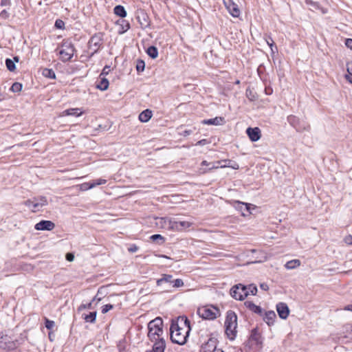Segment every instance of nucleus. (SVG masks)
Returning <instances> with one entry per match:
<instances>
[{"mask_svg":"<svg viewBox=\"0 0 352 352\" xmlns=\"http://www.w3.org/2000/svg\"><path fill=\"white\" fill-rule=\"evenodd\" d=\"M96 311H92L90 312L89 314H84L82 316L85 322L94 323L96 321Z\"/></svg>","mask_w":352,"mask_h":352,"instance_id":"a878e982","label":"nucleus"},{"mask_svg":"<svg viewBox=\"0 0 352 352\" xmlns=\"http://www.w3.org/2000/svg\"><path fill=\"white\" fill-rule=\"evenodd\" d=\"M287 122L290 125L294 127L297 131L302 132L304 131H308L309 126L302 123L300 119L294 115H290L287 117Z\"/></svg>","mask_w":352,"mask_h":352,"instance_id":"1a4fd4ad","label":"nucleus"},{"mask_svg":"<svg viewBox=\"0 0 352 352\" xmlns=\"http://www.w3.org/2000/svg\"><path fill=\"white\" fill-rule=\"evenodd\" d=\"M22 84L21 83H19V82H14L12 84L11 88H10V90L12 91V92H19L21 91L22 89Z\"/></svg>","mask_w":352,"mask_h":352,"instance_id":"c9c22d12","label":"nucleus"},{"mask_svg":"<svg viewBox=\"0 0 352 352\" xmlns=\"http://www.w3.org/2000/svg\"><path fill=\"white\" fill-rule=\"evenodd\" d=\"M113 308V305H111V304L105 305H104V306L102 307V314H106V313H107L109 310L112 309Z\"/></svg>","mask_w":352,"mask_h":352,"instance_id":"ea45409f","label":"nucleus"},{"mask_svg":"<svg viewBox=\"0 0 352 352\" xmlns=\"http://www.w3.org/2000/svg\"><path fill=\"white\" fill-rule=\"evenodd\" d=\"M224 122V119L221 117H216L214 118L204 120L202 123L208 125H220Z\"/></svg>","mask_w":352,"mask_h":352,"instance_id":"6ab92c4d","label":"nucleus"},{"mask_svg":"<svg viewBox=\"0 0 352 352\" xmlns=\"http://www.w3.org/2000/svg\"><path fill=\"white\" fill-rule=\"evenodd\" d=\"M145 68V63L142 60H138L136 65V69L138 72H143Z\"/></svg>","mask_w":352,"mask_h":352,"instance_id":"4c0bfd02","label":"nucleus"},{"mask_svg":"<svg viewBox=\"0 0 352 352\" xmlns=\"http://www.w3.org/2000/svg\"><path fill=\"white\" fill-rule=\"evenodd\" d=\"M244 305L250 311L257 314L261 315L263 313V309L260 306L256 305L251 301H245L244 302Z\"/></svg>","mask_w":352,"mask_h":352,"instance_id":"f3484780","label":"nucleus"},{"mask_svg":"<svg viewBox=\"0 0 352 352\" xmlns=\"http://www.w3.org/2000/svg\"><path fill=\"white\" fill-rule=\"evenodd\" d=\"M276 318V314L274 311H268L265 312L263 317V320L269 325H273Z\"/></svg>","mask_w":352,"mask_h":352,"instance_id":"dca6fc26","label":"nucleus"},{"mask_svg":"<svg viewBox=\"0 0 352 352\" xmlns=\"http://www.w3.org/2000/svg\"><path fill=\"white\" fill-rule=\"evenodd\" d=\"M230 295L238 300H243L247 297L245 285L238 284L234 285L230 289Z\"/></svg>","mask_w":352,"mask_h":352,"instance_id":"0eeeda50","label":"nucleus"},{"mask_svg":"<svg viewBox=\"0 0 352 352\" xmlns=\"http://www.w3.org/2000/svg\"><path fill=\"white\" fill-rule=\"evenodd\" d=\"M6 65L8 69L10 72H13L16 69L14 61H13L12 60L10 59V58H7L6 60Z\"/></svg>","mask_w":352,"mask_h":352,"instance_id":"f704fd0d","label":"nucleus"},{"mask_svg":"<svg viewBox=\"0 0 352 352\" xmlns=\"http://www.w3.org/2000/svg\"><path fill=\"white\" fill-rule=\"evenodd\" d=\"M164 223L168 225V228L171 230L179 231V221L170 219H162Z\"/></svg>","mask_w":352,"mask_h":352,"instance_id":"a211bd4d","label":"nucleus"},{"mask_svg":"<svg viewBox=\"0 0 352 352\" xmlns=\"http://www.w3.org/2000/svg\"><path fill=\"white\" fill-rule=\"evenodd\" d=\"M345 45L348 48L352 50V38H346L345 41Z\"/></svg>","mask_w":352,"mask_h":352,"instance_id":"09e8293b","label":"nucleus"},{"mask_svg":"<svg viewBox=\"0 0 352 352\" xmlns=\"http://www.w3.org/2000/svg\"><path fill=\"white\" fill-rule=\"evenodd\" d=\"M26 336L21 334L19 339L12 340L8 335L0 336V348L3 349L12 350L17 348L25 340Z\"/></svg>","mask_w":352,"mask_h":352,"instance_id":"39448f33","label":"nucleus"},{"mask_svg":"<svg viewBox=\"0 0 352 352\" xmlns=\"http://www.w3.org/2000/svg\"><path fill=\"white\" fill-rule=\"evenodd\" d=\"M109 80L105 78H101L100 81L97 85L96 87L101 91H104L108 89Z\"/></svg>","mask_w":352,"mask_h":352,"instance_id":"bb28decb","label":"nucleus"},{"mask_svg":"<svg viewBox=\"0 0 352 352\" xmlns=\"http://www.w3.org/2000/svg\"><path fill=\"white\" fill-rule=\"evenodd\" d=\"M147 54L152 58H156L158 56V50L155 46H150L147 49Z\"/></svg>","mask_w":352,"mask_h":352,"instance_id":"cd10ccee","label":"nucleus"},{"mask_svg":"<svg viewBox=\"0 0 352 352\" xmlns=\"http://www.w3.org/2000/svg\"><path fill=\"white\" fill-rule=\"evenodd\" d=\"M172 278H173L172 275L164 274L162 278H161L157 280V285L160 286L164 283H172V282H173Z\"/></svg>","mask_w":352,"mask_h":352,"instance_id":"b1692460","label":"nucleus"},{"mask_svg":"<svg viewBox=\"0 0 352 352\" xmlns=\"http://www.w3.org/2000/svg\"><path fill=\"white\" fill-rule=\"evenodd\" d=\"M163 321L161 318H156L150 321L148 324V337L151 341L160 340L164 339L163 335Z\"/></svg>","mask_w":352,"mask_h":352,"instance_id":"f03ea898","label":"nucleus"},{"mask_svg":"<svg viewBox=\"0 0 352 352\" xmlns=\"http://www.w3.org/2000/svg\"><path fill=\"white\" fill-rule=\"evenodd\" d=\"M155 342L153 349L151 351L146 352H164L166 347L164 339H160V340H154Z\"/></svg>","mask_w":352,"mask_h":352,"instance_id":"2eb2a0df","label":"nucleus"},{"mask_svg":"<svg viewBox=\"0 0 352 352\" xmlns=\"http://www.w3.org/2000/svg\"><path fill=\"white\" fill-rule=\"evenodd\" d=\"M109 72H110V67L109 66H105L103 68L102 72L100 74V76L107 75Z\"/></svg>","mask_w":352,"mask_h":352,"instance_id":"49530a36","label":"nucleus"},{"mask_svg":"<svg viewBox=\"0 0 352 352\" xmlns=\"http://www.w3.org/2000/svg\"><path fill=\"white\" fill-rule=\"evenodd\" d=\"M238 204H239V205H241V208H242L243 207H244L247 211H249L250 208H249V205H248V204H245V203H243V202H238Z\"/></svg>","mask_w":352,"mask_h":352,"instance_id":"4d7b16f0","label":"nucleus"},{"mask_svg":"<svg viewBox=\"0 0 352 352\" xmlns=\"http://www.w3.org/2000/svg\"><path fill=\"white\" fill-rule=\"evenodd\" d=\"M184 133H185L186 135H189V134L190 133V131H184Z\"/></svg>","mask_w":352,"mask_h":352,"instance_id":"680f3d73","label":"nucleus"},{"mask_svg":"<svg viewBox=\"0 0 352 352\" xmlns=\"http://www.w3.org/2000/svg\"><path fill=\"white\" fill-rule=\"evenodd\" d=\"M301 264V262L299 259H293L291 261H287L285 267L287 270H294L299 267Z\"/></svg>","mask_w":352,"mask_h":352,"instance_id":"4be33fe9","label":"nucleus"},{"mask_svg":"<svg viewBox=\"0 0 352 352\" xmlns=\"http://www.w3.org/2000/svg\"><path fill=\"white\" fill-rule=\"evenodd\" d=\"M142 17L144 19V22H141L140 21V23L142 26H145L146 27L148 25V22L146 20V16L145 14H142Z\"/></svg>","mask_w":352,"mask_h":352,"instance_id":"8fccbe9b","label":"nucleus"},{"mask_svg":"<svg viewBox=\"0 0 352 352\" xmlns=\"http://www.w3.org/2000/svg\"><path fill=\"white\" fill-rule=\"evenodd\" d=\"M3 98L2 96V94L0 93V102L3 100Z\"/></svg>","mask_w":352,"mask_h":352,"instance_id":"e2e57ef3","label":"nucleus"},{"mask_svg":"<svg viewBox=\"0 0 352 352\" xmlns=\"http://www.w3.org/2000/svg\"><path fill=\"white\" fill-rule=\"evenodd\" d=\"M47 204V200L45 197H38L34 198L33 212L38 211L42 207Z\"/></svg>","mask_w":352,"mask_h":352,"instance_id":"4468645a","label":"nucleus"},{"mask_svg":"<svg viewBox=\"0 0 352 352\" xmlns=\"http://www.w3.org/2000/svg\"><path fill=\"white\" fill-rule=\"evenodd\" d=\"M344 310L352 311V305H349L345 306L344 307Z\"/></svg>","mask_w":352,"mask_h":352,"instance_id":"13d9d810","label":"nucleus"},{"mask_svg":"<svg viewBox=\"0 0 352 352\" xmlns=\"http://www.w3.org/2000/svg\"><path fill=\"white\" fill-rule=\"evenodd\" d=\"M63 113L64 116H73L78 117L82 114V111L80 110V109L74 108L67 109L64 111Z\"/></svg>","mask_w":352,"mask_h":352,"instance_id":"412c9836","label":"nucleus"},{"mask_svg":"<svg viewBox=\"0 0 352 352\" xmlns=\"http://www.w3.org/2000/svg\"><path fill=\"white\" fill-rule=\"evenodd\" d=\"M190 331V321L186 318L178 319V322L170 325V339L173 342L183 345L186 342Z\"/></svg>","mask_w":352,"mask_h":352,"instance_id":"f257e3e1","label":"nucleus"},{"mask_svg":"<svg viewBox=\"0 0 352 352\" xmlns=\"http://www.w3.org/2000/svg\"><path fill=\"white\" fill-rule=\"evenodd\" d=\"M54 326V322L45 318V327L47 329H52Z\"/></svg>","mask_w":352,"mask_h":352,"instance_id":"a19ab883","label":"nucleus"},{"mask_svg":"<svg viewBox=\"0 0 352 352\" xmlns=\"http://www.w3.org/2000/svg\"><path fill=\"white\" fill-rule=\"evenodd\" d=\"M13 59H14L13 61H14V63L15 62L17 63L19 61V58L18 56H14Z\"/></svg>","mask_w":352,"mask_h":352,"instance_id":"052dcab7","label":"nucleus"},{"mask_svg":"<svg viewBox=\"0 0 352 352\" xmlns=\"http://www.w3.org/2000/svg\"><path fill=\"white\" fill-rule=\"evenodd\" d=\"M118 23L120 24L121 26V28H122L121 32L122 33L126 32L130 28L129 23L124 19L118 21Z\"/></svg>","mask_w":352,"mask_h":352,"instance_id":"7c9ffc66","label":"nucleus"},{"mask_svg":"<svg viewBox=\"0 0 352 352\" xmlns=\"http://www.w3.org/2000/svg\"><path fill=\"white\" fill-rule=\"evenodd\" d=\"M230 160H219L215 162L211 163L210 166L208 168H201V173H206L213 169H217L219 168H225V167H232L234 169H238L239 166L236 164L235 166L230 165Z\"/></svg>","mask_w":352,"mask_h":352,"instance_id":"6e6552de","label":"nucleus"},{"mask_svg":"<svg viewBox=\"0 0 352 352\" xmlns=\"http://www.w3.org/2000/svg\"><path fill=\"white\" fill-rule=\"evenodd\" d=\"M89 43L91 46H94V52H96L101 44V38L95 35L91 38Z\"/></svg>","mask_w":352,"mask_h":352,"instance_id":"5701e85b","label":"nucleus"},{"mask_svg":"<svg viewBox=\"0 0 352 352\" xmlns=\"http://www.w3.org/2000/svg\"><path fill=\"white\" fill-rule=\"evenodd\" d=\"M192 226V223L186 221H179V231L184 230Z\"/></svg>","mask_w":352,"mask_h":352,"instance_id":"72a5a7b5","label":"nucleus"},{"mask_svg":"<svg viewBox=\"0 0 352 352\" xmlns=\"http://www.w3.org/2000/svg\"><path fill=\"white\" fill-rule=\"evenodd\" d=\"M276 311L279 317L282 319H286L289 314V307L284 302H279L276 305Z\"/></svg>","mask_w":352,"mask_h":352,"instance_id":"ddd939ff","label":"nucleus"},{"mask_svg":"<svg viewBox=\"0 0 352 352\" xmlns=\"http://www.w3.org/2000/svg\"><path fill=\"white\" fill-rule=\"evenodd\" d=\"M208 143V140L206 139L201 140L197 142L196 144L197 145L204 146L205 144H207Z\"/></svg>","mask_w":352,"mask_h":352,"instance_id":"5fc2aeb1","label":"nucleus"},{"mask_svg":"<svg viewBox=\"0 0 352 352\" xmlns=\"http://www.w3.org/2000/svg\"><path fill=\"white\" fill-rule=\"evenodd\" d=\"M267 44L270 46L272 53H275L278 51L277 47L274 45V42L272 37L268 36L265 38Z\"/></svg>","mask_w":352,"mask_h":352,"instance_id":"c756f323","label":"nucleus"},{"mask_svg":"<svg viewBox=\"0 0 352 352\" xmlns=\"http://www.w3.org/2000/svg\"><path fill=\"white\" fill-rule=\"evenodd\" d=\"M74 47L73 44L68 41H63L60 46V50L59 51L62 61L67 62L71 60L74 56Z\"/></svg>","mask_w":352,"mask_h":352,"instance_id":"423d86ee","label":"nucleus"},{"mask_svg":"<svg viewBox=\"0 0 352 352\" xmlns=\"http://www.w3.org/2000/svg\"><path fill=\"white\" fill-rule=\"evenodd\" d=\"M348 75L346 76V79L352 83V63L347 65Z\"/></svg>","mask_w":352,"mask_h":352,"instance_id":"e433bc0d","label":"nucleus"},{"mask_svg":"<svg viewBox=\"0 0 352 352\" xmlns=\"http://www.w3.org/2000/svg\"><path fill=\"white\" fill-rule=\"evenodd\" d=\"M172 283H173V287H176V288L181 287L184 285V282L180 278L173 280Z\"/></svg>","mask_w":352,"mask_h":352,"instance_id":"58836bf2","label":"nucleus"},{"mask_svg":"<svg viewBox=\"0 0 352 352\" xmlns=\"http://www.w3.org/2000/svg\"><path fill=\"white\" fill-rule=\"evenodd\" d=\"M151 239L153 241H155L157 239H161V240H162L163 242L164 241V237L160 234H153L151 236Z\"/></svg>","mask_w":352,"mask_h":352,"instance_id":"de8ad7c7","label":"nucleus"},{"mask_svg":"<svg viewBox=\"0 0 352 352\" xmlns=\"http://www.w3.org/2000/svg\"><path fill=\"white\" fill-rule=\"evenodd\" d=\"M152 115V111L150 109H146L140 113L139 120L142 122H146L151 118Z\"/></svg>","mask_w":352,"mask_h":352,"instance_id":"aec40b11","label":"nucleus"},{"mask_svg":"<svg viewBox=\"0 0 352 352\" xmlns=\"http://www.w3.org/2000/svg\"><path fill=\"white\" fill-rule=\"evenodd\" d=\"M245 289L247 291V296L250 294L254 296L257 293V287L253 284L245 286Z\"/></svg>","mask_w":352,"mask_h":352,"instance_id":"c85d7f7f","label":"nucleus"},{"mask_svg":"<svg viewBox=\"0 0 352 352\" xmlns=\"http://www.w3.org/2000/svg\"><path fill=\"white\" fill-rule=\"evenodd\" d=\"M217 352H224L223 351H217Z\"/></svg>","mask_w":352,"mask_h":352,"instance_id":"69168bd1","label":"nucleus"},{"mask_svg":"<svg viewBox=\"0 0 352 352\" xmlns=\"http://www.w3.org/2000/svg\"><path fill=\"white\" fill-rule=\"evenodd\" d=\"M65 23L60 19H57L55 21V27L58 29H63L64 28Z\"/></svg>","mask_w":352,"mask_h":352,"instance_id":"79ce46f5","label":"nucleus"},{"mask_svg":"<svg viewBox=\"0 0 352 352\" xmlns=\"http://www.w3.org/2000/svg\"><path fill=\"white\" fill-rule=\"evenodd\" d=\"M114 13L122 18H124L126 16V12L124 8L122 6L120 5L116 6L114 8Z\"/></svg>","mask_w":352,"mask_h":352,"instance_id":"393cba45","label":"nucleus"},{"mask_svg":"<svg viewBox=\"0 0 352 352\" xmlns=\"http://www.w3.org/2000/svg\"><path fill=\"white\" fill-rule=\"evenodd\" d=\"M138 246H136L135 245H131V246L129 248V249H128V250H129L130 252H132V253L137 252V251H138Z\"/></svg>","mask_w":352,"mask_h":352,"instance_id":"3c124183","label":"nucleus"},{"mask_svg":"<svg viewBox=\"0 0 352 352\" xmlns=\"http://www.w3.org/2000/svg\"><path fill=\"white\" fill-rule=\"evenodd\" d=\"M223 3L232 16L237 17L239 16L240 10L237 4H236L233 0H223Z\"/></svg>","mask_w":352,"mask_h":352,"instance_id":"9d476101","label":"nucleus"},{"mask_svg":"<svg viewBox=\"0 0 352 352\" xmlns=\"http://www.w3.org/2000/svg\"><path fill=\"white\" fill-rule=\"evenodd\" d=\"M197 313L204 320H214L221 315L220 310L213 305H206L199 307Z\"/></svg>","mask_w":352,"mask_h":352,"instance_id":"20e7f679","label":"nucleus"},{"mask_svg":"<svg viewBox=\"0 0 352 352\" xmlns=\"http://www.w3.org/2000/svg\"><path fill=\"white\" fill-rule=\"evenodd\" d=\"M92 307V303L91 302H89L87 304H82L79 307H78V311H82L83 309H91Z\"/></svg>","mask_w":352,"mask_h":352,"instance_id":"c03bdc74","label":"nucleus"},{"mask_svg":"<svg viewBox=\"0 0 352 352\" xmlns=\"http://www.w3.org/2000/svg\"><path fill=\"white\" fill-rule=\"evenodd\" d=\"M210 164H211V163L208 162L206 160L202 161V162L201 164V166H210Z\"/></svg>","mask_w":352,"mask_h":352,"instance_id":"bf43d9fd","label":"nucleus"},{"mask_svg":"<svg viewBox=\"0 0 352 352\" xmlns=\"http://www.w3.org/2000/svg\"><path fill=\"white\" fill-rule=\"evenodd\" d=\"M226 333L230 340H234L237 334V316L233 311H228L225 320Z\"/></svg>","mask_w":352,"mask_h":352,"instance_id":"7ed1b4c3","label":"nucleus"},{"mask_svg":"<svg viewBox=\"0 0 352 352\" xmlns=\"http://www.w3.org/2000/svg\"><path fill=\"white\" fill-rule=\"evenodd\" d=\"M236 84H239V80H237V81L236 82Z\"/></svg>","mask_w":352,"mask_h":352,"instance_id":"0e129e2a","label":"nucleus"},{"mask_svg":"<svg viewBox=\"0 0 352 352\" xmlns=\"http://www.w3.org/2000/svg\"><path fill=\"white\" fill-rule=\"evenodd\" d=\"M43 74L44 76L51 79H54L56 78L55 72L50 69H43Z\"/></svg>","mask_w":352,"mask_h":352,"instance_id":"473e14b6","label":"nucleus"},{"mask_svg":"<svg viewBox=\"0 0 352 352\" xmlns=\"http://www.w3.org/2000/svg\"><path fill=\"white\" fill-rule=\"evenodd\" d=\"M246 133L252 142H256L261 137V132L258 127H248L246 130Z\"/></svg>","mask_w":352,"mask_h":352,"instance_id":"f8f14e48","label":"nucleus"},{"mask_svg":"<svg viewBox=\"0 0 352 352\" xmlns=\"http://www.w3.org/2000/svg\"><path fill=\"white\" fill-rule=\"evenodd\" d=\"M107 182V180L106 179H95V180H93L91 182H90L89 184V188H93L97 186H99V185H101V184H106Z\"/></svg>","mask_w":352,"mask_h":352,"instance_id":"2f4dec72","label":"nucleus"},{"mask_svg":"<svg viewBox=\"0 0 352 352\" xmlns=\"http://www.w3.org/2000/svg\"><path fill=\"white\" fill-rule=\"evenodd\" d=\"M66 259L70 262L73 261L74 259V255L72 253H67L66 254Z\"/></svg>","mask_w":352,"mask_h":352,"instance_id":"603ef678","label":"nucleus"},{"mask_svg":"<svg viewBox=\"0 0 352 352\" xmlns=\"http://www.w3.org/2000/svg\"><path fill=\"white\" fill-rule=\"evenodd\" d=\"M24 205L30 208L33 211L34 198L32 199L26 200L24 202Z\"/></svg>","mask_w":352,"mask_h":352,"instance_id":"37998d69","label":"nucleus"},{"mask_svg":"<svg viewBox=\"0 0 352 352\" xmlns=\"http://www.w3.org/2000/svg\"><path fill=\"white\" fill-rule=\"evenodd\" d=\"M344 241L348 245H352V236L349 235L344 238Z\"/></svg>","mask_w":352,"mask_h":352,"instance_id":"864d4df0","label":"nucleus"},{"mask_svg":"<svg viewBox=\"0 0 352 352\" xmlns=\"http://www.w3.org/2000/svg\"><path fill=\"white\" fill-rule=\"evenodd\" d=\"M55 228V224L51 221L48 220H42L37 223L34 228L36 230H52Z\"/></svg>","mask_w":352,"mask_h":352,"instance_id":"9b49d317","label":"nucleus"},{"mask_svg":"<svg viewBox=\"0 0 352 352\" xmlns=\"http://www.w3.org/2000/svg\"><path fill=\"white\" fill-rule=\"evenodd\" d=\"M260 287L264 290V291H267L269 289V287L267 285V283H263L260 285Z\"/></svg>","mask_w":352,"mask_h":352,"instance_id":"6e6d98bb","label":"nucleus"},{"mask_svg":"<svg viewBox=\"0 0 352 352\" xmlns=\"http://www.w3.org/2000/svg\"><path fill=\"white\" fill-rule=\"evenodd\" d=\"M8 17H9V13L6 10H3L0 12V18L6 19Z\"/></svg>","mask_w":352,"mask_h":352,"instance_id":"a18cd8bd","label":"nucleus"}]
</instances>
